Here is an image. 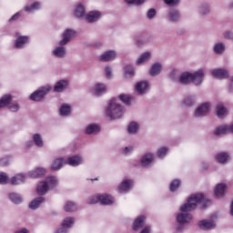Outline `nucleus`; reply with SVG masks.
I'll use <instances>...</instances> for the list:
<instances>
[{
    "mask_svg": "<svg viewBox=\"0 0 233 233\" xmlns=\"http://www.w3.org/2000/svg\"><path fill=\"white\" fill-rule=\"evenodd\" d=\"M8 198L14 205H21L23 203V197L15 192L9 193Z\"/></svg>",
    "mask_w": 233,
    "mask_h": 233,
    "instance_id": "nucleus-30",
    "label": "nucleus"
},
{
    "mask_svg": "<svg viewBox=\"0 0 233 233\" xmlns=\"http://www.w3.org/2000/svg\"><path fill=\"white\" fill-rule=\"evenodd\" d=\"M161 72H163V65H161L159 62H157L151 66L149 69V76H151V77H156L157 76H159Z\"/></svg>",
    "mask_w": 233,
    "mask_h": 233,
    "instance_id": "nucleus-21",
    "label": "nucleus"
},
{
    "mask_svg": "<svg viewBox=\"0 0 233 233\" xmlns=\"http://www.w3.org/2000/svg\"><path fill=\"white\" fill-rule=\"evenodd\" d=\"M60 116L66 117L72 114V106L68 104H63L59 108Z\"/></svg>",
    "mask_w": 233,
    "mask_h": 233,
    "instance_id": "nucleus-32",
    "label": "nucleus"
},
{
    "mask_svg": "<svg viewBox=\"0 0 233 233\" xmlns=\"http://www.w3.org/2000/svg\"><path fill=\"white\" fill-rule=\"evenodd\" d=\"M56 185H57V178L56 177H48L46 178V181L38 183L36 194L38 196H45L49 188H55Z\"/></svg>",
    "mask_w": 233,
    "mask_h": 233,
    "instance_id": "nucleus-3",
    "label": "nucleus"
},
{
    "mask_svg": "<svg viewBox=\"0 0 233 233\" xmlns=\"http://www.w3.org/2000/svg\"><path fill=\"white\" fill-rule=\"evenodd\" d=\"M25 181H26V175L23 173H19L10 179L11 185H15V186L23 185V183H25Z\"/></svg>",
    "mask_w": 233,
    "mask_h": 233,
    "instance_id": "nucleus-23",
    "label": "nucleus"
},
{
    "mask_svg": "<svg viewBox=\"0 0 233 233\" xmlns=\"http://www.w3.org/2000/svg\"><path fill=\"white\" fill-rule=\"evenodd\" d=\"M19 17H21V13L17 12L8 21H9V23H14L15 21H17V19H19Z\"/></svg>",
    "mask_w": 233,
    "mask_h": 233,
    "instance_id": "nucleus-60",
    "label": "nucleus"
},
{
    "mask_svg": "<svg viewBox=\"0 0 233 233\" xmlns=\"http://www.w3.org/2000/svg\"><path fill=\"white\" fill-rule=\"evenodd\" d=\"M101 205H114V198L108 194L100 195Z\"/></svg>",
    "mask_w": 233,
    "mask_h": 233,
    "instance_id": "nucleus-35",
    "label": "nucleus"
},
{
    "mask_svg": "<svg viewBox=\"0 0 233 233\" xmlns=\"http://www.w3.org/2000/svg\"><path fill=\"white\" fill-rule=\"evenodd\" d=\"M132 152H134V146H128L123 149L122 154H124V156H129Z\"/></svg>",
    "mask_w": 233,
    "mask_h": 233,
    "instance_id": "nucleus-58",
    "label": "nucleus"
},
{
    "mask_svg": "<svg viewBox=\"0 0 233 233\" xmlns=\"http://www.w3.org/2000/svg\"><path fill=\"white\" fill-rule=\"evenodd\" d=\"M12 103V96L10 95H5L0 98V108H5V106H8Z\"/></svg>",
    "mask_w": 233,
    "mask_h": 233,
    "instance_id": "nucleus-45",
    "label": "nucleus"
},
{
    "mask_svg": "<svg viewBox=\"0 0 233 233\" xmlns=\"http://www.w3.org/2000/svg\"><path fill=\"white\" fill-rule=\"evenodd\" d=\"M88 205H96V203H100V195H96L87 198Z\"/></svg>",
    "mask_w": 233,
    "mask_h": 233,
    "instance_id": "nucleus-52",
    "label": "nucleus"
},
{
    "mask_svg": "<svg viewBox=\"0 0 233 233\" xmlns=\"http://www.w3.org/2000/svg\"><path fill=\"white\" fill-rule=\"evenodd\" d=\"M181 186V180L179 179H175L170 183L169 188L171 192H176L177 188Z\"/></svg>",
    "mask_w": 233,
    "mask_h": 233,
    "instance_id": "nucleus-50",
    "label": "nucleus"
},
{
    "mask_svg": "<svg viewBox=\"0 0 233 233\" xmlns=\"http://www.w3.org/2000/svg\"><path fill=\"white\" fill-rule=\"evenodd\" d=\"M19 108H21V106L17 102H14L8 106V110H10V112H19Z\"/></svg>",
    "mask_w": 233,
    "mask_h": 233,
    "instance_id": "nucleus-55",
    "label": "nucleus"
},
{
    "mask_svg": "<svg viewBox=\"0 0 233 233\" xmlns=\"http://www.w3.org/2000/svg\"><path fill=\"white\" fill-rule=\"evenodd\" d=\"M134 187V180L132 179H125L118 186V190L121 194H127V192H130V189Z\"/></svg>",
    "mask_w": 233,
    "mask_h": 233,
    "instance_id": "nucleus-11",
    "label": "nucleus"
},
{
    "mask_svg": "<svg viewBox=\"0 0 233 233\" xmlns=\"http://www.w3.org/2000/svg\"><path fill=\"white\" fill-rule=\"evenodd\" d=\"M146 220L147 218L145 216L137 217L133 223V230H139V228H143V227H145Z\"/></svg>",
    "mask_w": 233,
    "mask_h": 233,
    "instance_id": "nucleus-29",
    "label": "nucleus"
},
{
    "mask_svg": "<svg viewBox=\"0 0 233 233\" xmlns=\"http://www.w3.org/2000/svg\"><path fill=\"white\" fill-rule=\"evenodd\" d=\"M117 58V52L116 50H107L99 56V61L102 63H110Z\"/></svg>",
    "mask_w": 233,
    "mask_h": 233,
    "instance_id": "nucleus-8",
    "label": "nucleus"
},
{
    "mask_svg": "<svg viewBox=\"0 0 233 233\" xmlns=\"http://www.w3.org/2000/svg\"><path fill=\"white\" fill-rule=\"evenodd\" d=\"M65 163H66V162L65 161L64 158H56V159L53 162V164H52V166H51V168H52L53 170H61V168H63V165H64Z\"/></svg>",
    "mask_w": 233,
    "mask_h": 233,
    "instance_id": "nucleus-44",
    "label": "nucleus"
},
{
    "mask_svg": "<svg viewBox=\"0 0 233 233\" xmlns=\"http://www.w3.org/2000/svg\"><path fill=\"white\" fill-rule=\"evenodd\" d=\"M211 76L217 79H227L228 77V70L225 68H215L211 71Z\"/></svg>",
    "mask_w": 233,
    "mask_h": 233,
    "instance_id": "nucleus-16",
    "label": "nucleus"
},
{
    "mask_svg": "<svg viewBox=\"0 0 233 233\" xmlns=\"http://www.w3.org/2000/svg\"><path fill=\"white\" fill-rule=\"evenodd\" d=\"M105 72L107 79H110V77H112V68L110 66H106Z\"/></svg>",
    "mask_w": 233,
    "mask_h": 233,
    "instance_id": "nucleus-62",
    "label": "nucleus"
},
{
    "mask_svg": "<svg viewBox=\"0 0 233 233\" xmlns=\"http://www.w3.org/2000/svg\"><path fill=\"white\" fill-rule=\"evenodd\" d=\"M209 201L210 200L201 193L191 195L187 202L180 207L181 213L177 216V223L180 225L190 223V221H192V215L188 212L196 210L198 205H200L201 208H206Z\"/></svg>",
    "mask_w": 233,
    "mask_h": 233,
    "instance_id": "nucleus-1",
    "label": "nucleus"
},
{
    "mask_svg": "<svg viewBox=\"0 0 233 233\" xmlns=\"http://www.w3.org/2000/svg\"><path fill=\"white\" fill-rule=\"evenodd\" d=\"M33 143H35V147L38 148H43L45 147V141H43V137L40 134L33 135Z\"/></svg>",
    "mask_w": 233,
    "mask_h": 233,
    "instance_id": "nucleus-41",
    "label": "nucleus"
},
{
    "mask_svg": "<svg viewBox=\"0 0 233 233\" xmlns=\"http://www.w3.org/2000/svg\"><path fill=\"white\" fill-rule=\"evenodd\" d=\"M198 227L201 230H212L216 228V223L212 220H201L198 222Z\"/></svg>",
    "mask_w": 233,
    "mask_h": 233,
    "instance_id": "nucleus-24",
    "label": "nucleus"
},
{
    "mask_svg": "<svg viewBox=\"0 0 233 233\" xmlns=\"http://www.w3.org/2000/svg\"><path fill=\"white\" fill-rule=\"evenodd\" d=\"M215 136H224L225 134H230L228 131V125H222L218 127L214 131Z\"/></svg>",
    "mask_w": 233,
    "mask_h": 233,
    "instance_id": "nucleus-39",
    "label": "nucleus"
},
{
    "mask_svg": "<svg viewBox=\"0 0 233 233\" xmlns=\"http://www.w3.org/2000/svg\"><path fill=\"white\" fill-rule=\"evenodd\" d=\"M198 13L200 15H208L210 14V5L208 4H200L198 7Z\"/></svg>",
    "mask_w": 233,
    "mask_h": 233,
    "instance_id": "nucleus-36",
    "label": "nucleus"
},
{
    "mask_svg": "<svg viewBox=\"0 0 233 233\" xmlns=\"http://www.w3.org/2000/svg\"><path fill=\"white\" fill-rule=\"evenodd\" d=\"M181 11L179 9H170L167 13V21L169 23H179L181 22Z\"/></svg>",
    "mask_w": 233,
    "mask_h": 233,
    "instance_id": "nucleus-10",
    "label": "nucleus"
},
{
    "mask_svg": "<svg viewBox=\"0 0 233 233\" xmlns=\"http://www.w3.org/2000/svg\"><path fill=\"white\" fill-rule=\"evenodd\" d=\"M167 154H168V147H162L157 151V156L160 159H164V157H167Z\"/></svg>",
    "mask_w": 233,
    "mask_h": 233,
    "instance_id": "nucleus-48",
    "label": "nucleus"
},
{
    "mask_svg": "<svg viewBox=\"0 0 233 233\" xmlns=\"http://www.w3.org/2000/svg\"><path fill=\"white\" fill-rule=\"evenodd\" d=\"M56 233H68V229L65 228H60L56 231Z\"/></svg>",
    "mask_w": 233,
    "mask_h": 233,
    "instance_id": "nucleus-64",
    "label": "nucleus"
},
{
    "mask_svg": "<svg viewBox=\"0 0 233 233\" xmlns=\"http://www.w3.org/2000/svg\"><path fill=\"white\" fill-rule=\"evenodd\" d=\"M29 39L30 37L28 35L18 36L15 43V48H25V45L28 43Z\"/></svg>",
    "mask_w": 233,
    "mask_h": 233,
    "instance_id": "nucleus-28",
    "label": "nucleus"
},
{
    "mask_svg": "<svg viewBox=\"0 0 233 233\" xmlns=\"http://www.w3.org/2000/svg\"><path fill=\"white\" fill-rule=\"evenodd\" d=\"M93 92L95 96L99 97V96H103V94H106V86L102 83H97L95 85Z\"/></svg>",
    "mask_w": 233,
    "mask_h": 233,
    "instance_id": "nucleus-26",
    "label": "nucleus"
},
{
    "mask_svg": "<svg viewBox=\"0 0 233 233\" xmlns=\"http://www.w3.org/2000/svg\"><path fill=\"white\" fill-rule=\"evenodd\" d=\"M68 86H70V81L66 79L58 80L54 86V92L61 94L66 90H68Z\"/></svg>",
    "mask_w": 233,
    "mask_h": 233,
    "instance_id": "nucleus-9",
    "label": "nucleus"
},
{
    "mask_svg": "<svg viewBox=\"0 0 233 233\" xmlns=\"http://www.w3.org/2000/svg\"><path fill=\"white\" fill-rule=\"evenodd\" d=\"M45 174H46V170L43 167H37L28 172V176L33 179L41 177L42 176H45Z\"/></svg>",
    "mask_w": 233,
    "mask_h": 233,
    "instance_id": "nucleus-27",
    "label": "nucleus"
},
{
    "mask_svg": "<svg viewBox=\"0 0 233 233\" xmlns=\"http://www.w3.org/2000/svg\"><path fill=\"white\" fill-rule=\"evenodd\" d=\"M77 35V32L72 28H66L61 35L62 39L58 42L59 46H66Z\"/></svg>",
    "mask_w": 233,
    "mask_h": 233,
    "instance_id": "nucleus-5",
    "label": "nucleus"
},
{
    "mask_svg": "<svg viewBox=\"0 0 233 233\" xmlns=\"http://www.w3.org/2000/svg\"><path fill=\"white\" fill-rule=\"evenodd\" d=\"M118 99L125 105H130V103H132V97L128 95H119Z\"/></svg>",
    "mask_w": 233,
    "mask_h": 233,
    "instance_id": "nucleus-51",
    "label": "nucleus"
},
{
    "mask_svg": "<svg viewBox=\"0 0 233 233\" xmlns=\"http://www.w3.org/2000/svg\"><path fill=\"white\" fill-rule=\"evenodd\" d=\"M25 12H28V14H32V12H35V10H41V2H34L31 5H27L24 7Z\"/></svg>",
    "mask_w": 233,
    "mask_h": 233,
    "instance_id": "nucleus-33",
    "label": "nucleus"
},
{
    "mask_svg": "<svg viewBox=\"0 0 233 233\" xmlns=\"http://www.w3.org/2000/svg\"><path fill=\"white\" fill-rule=\"evenodd\" d=\"M139 132V124L137 122H130L127 126V134L131 136H136Z\"/></svg>",
    "mask_w": 233,
    "mask_h": 233,
    "instance_id": "nucleus-34",
    "label": "nucleus"
},
{
    "mask_svg": "<svg viewBox=\"0 0 233 233\" xmlns=\"http://www.w3.org/2000/svg\"><path fill=\"white\" fill-rule=\"evenodd\" d=\"M224 37H225V39H229V40L233 41V32L232 31H226L224 33Z\"/></svg>",
    "mask_w": 233,
    "mask_h": 233,
    "instance_id": "nucleus-61",
    "label": "nucleus"
},
{
    "mask_svg": "<svg viewBox=\"0 0 233 233\" xmlns=\"http://www.w3.org/2000/svg\"><path fill=\"white\" fill-rule=\"evenodd\" d=\"M225 190H227V185L218 184L215 188V196L218 198H223L225 196Z\"/></svg>",
    "mask_w": 233,
    "mask_h": 233,
    "instance_id": "nucleus-42",
    "label": "nucleus"
},
{
    "mask_svg": "<svg viewBox=\"0 0 233 233\" xmlns=\"http://www.w3.org/2000/svg\"><path fill=\"white\" fill-rule=\"evenodd\" d=\"M136 90L138 96H143L148 92V82L147 81H140L136 84Z\"/></svg>",
    "mask_w": 233,
    "mask_h": 233,
    "instance_id": "nucleus-22",
    "label": "nucleus"
},
{
    "mask_svg": "<svg viewBox=\"0 0 233 233\" xmlns=\"http://www.w3.org/2000/svg\"><path fill=\"white\" fill-rule=\"evenodd\" d=\"M177 74H179V71H177V69H173L170 73H169V78L172 81H176V79H177Z\"/></svg>",
    "mask_w": 233,
    "mask_h": 233,
    "instance_id": "nucleus-59",
    "label": "nucleus"
},
{
    "mask_svg": "<svg viewBox=\"0 0 233 233\" xmlns=\"http://www.w3.org/2000/svg\"><path fill=\"white\" fill-rule=\"evenodd\" d=\"M205 81V71L198 69L194 73H191V83L195 86H201Z\"/></svg>",
    "mask_w": 233,
    "mask_h": 233,
    "instance_id": "nucleus-7",
    "label": "nucleus"
},
{
    "mask_svg": "<svg viewBox=\"0 0 233 233\" xmlns=\"http://www.w3.org/2000/svg\"><path fill=\"white\" fill-rule=\"evenodd\" d=\"M217 116L220 119L228 116V109L225 107L222 104L217 106Z\"/></svg>",
    "mask_w": 233,
    "mask_h": 233,
    "instance_id": "nucleus-37",
    "label": "nucleus"
},
{
    "mask_svg": "<svg viewBox=\"0 0 233 233\" xmlns=\"http://www.w3.org/2000/svg\"><path fill=\"white\" fill-rule=\"evenodd\" d=\"M210 108H212V104L209 102L202 103L195 109L194 116L198 118L206 117L210 113Z\"/></svg>",
    "mask_w": 233,
    "mask_h": 233,
    "instance_id": "nucleus-6",
    "label": "nucleus"
},
{
    "mask_svg": "<svg viewBox=\"0 0 233 233\" xmlns=\"http://www.w3.org/2000/svg\"><path fill=\"white\" fill-rule=\"evenodd\" d=\"M164 3L167 6H179V5H181V0H164Z\"/></svg>",
    "mask_w": 233,
    "mask_h": 233,
    "instance_id": "nucleus-53",
    "label": "nucleus"
},
{
    "mask_svg": "<svg viewBox=\"0 0 233 233\" xmlns=\"http://www.w3.org/2000/svg\"><path fill=\"white\" fill-rule=\"evenodd\" d=\"M86 14V9L85 8V5L83 4H77L75 6V9L73 11V15L76 17V19H83Z\"/></svg>",
    "mask_w": 233,
    "mask_h": 233,
    "instance_id": "nucleus-17",
    "label": "nucleus"
},
{
    "mask_svg": "<svg viewBox=\"0 0 233 233\" xmlns=\"http://www.w3.org/2000/svg\"><path fill=\"white\" fill-rule=\"evenodd\" d=\"M215 159L219 165H228L230 161V154L228 152H219L215 156Z\"/></svg>",
    "mask_w": 233,
    "mask_h": 233,
    "instance_id": "nucleus-13",
    "label": "nucleus"
},
{
    "mask_svg": "<svg viewBox=\"0 0 233 233\" xmlns=\"http://www.w3.org/2000/svg\"><path fill=\"white\" fill-rule=\"evenodd\" d=\"M150 56H152V54H150V52H146L143 53L137 60V65H143V63H147V61H148V59H150Z\"/></svg>",
    "mask_w": 233,
    "mask_h": 233,
    "instance_id": "nucleus-46",
    "label": "nucleus"
},
{
    "mask_svg": "<svg viewBox=\"0 0 233 233\" xmlns=\"http://www.w3.org/2000/svg\"><path fill=\"white\" fill-rule=\"evenodd\" d=\"M42 203H45V198L38 197L30 202L29 208H31V210H37V208L41 207Z\"/></svg>",
    "mask_w": 233,
    "mask_h": 233,
    "instance_id": "nucleus-31",
    "label": "nucleus"
},
{
    "mask_svg": "<svg viewBox=\"0 0 233 233\" xmlns=\"http://www.w3.org/2000/svg\"><path fill=\"white\" fill-rule=\"evenodd\" d=\"M183 105L187 108H190L196 105V96H189L184 98L183 100Z\"/></svg>",
    "mask_w": 233,
    "mask_h": 233,
    "instance_id": "nucleus-43",
    "label": "nucleus"
},
{
    "mask_svg": "<svg viewBox=\"0 0 233 233\" xmlns=\"http://www.w3.org/2000/svg\"><path fill=\"white\" fill-rule=\"evenodd\" d=\"M152 161H154V154L147 153L144 156H142L140 165L144 167H147L152 164Z\"/></svg>",
    "mask_w": 233,
    "mask_h": 233,
    "instance_id": "nucleus-25",
    "label": "nucleus"
},
{
    "mask_svg": "<svg viewBox=\"0 0 233 233\" xmlns=\"http://www.w3.org/2000/svg\"><path fill=\"white\" fill-rule=\"evenodd\" d=\"M150 42V37L147 35H144L137 39V46H143V45H147V43Z\"/></svg>",
    "mask_w": 233,
    "mask_h": 233,
    "instance_id": "nucleus-47",
    "label": "nucleus"
},
{
    "mask_svg": "<svg viewBox=\"0 0 233 233\" xmlns=\"http://www.w3.org/2000/svg\"><path fill=\"white\" fill-rule=\"evenodd\" d=\"M101 132V127L97 124H89L85 129V134L87 136H96Z\"/></svg>",
    "mask_w": 233,
    "mask_h": 233,
    "instance_id": "nucleus-19",
    "label": "nucleus"
},
{
    "mask_svg": "<svg viewBox=\"0 0 233 233\" xmlns=\"http://www.w3.org/2000/svg\"><path fill=\"white\" fill-rule=\"evenodd\" d=\"M118 101L119 100L117 98H112L109 101L108 106L106 107V116L110 121L121 119V117H123V114H125L123 106H121Z\"/></svg>",
    "mask_w": 233,
    "mask_h": 233,
    "instance_id": "nucleus-2",
    "label": "nucleus"
},
{
    "mask_svg": "<svg viewBox=\"0 0 233 233\" xmlns=\"http://www.w3.org/2000/svg\"><path fill=\"white\" fill-rule=\"evenodd\" d=\"M227 50V45L224 42H216L213 45L212 51L216 56H223Z\"/></svg>",
    "mask_w": 233,
    "mask_h": 233,
    "instance_id": "nucleus-14",
    "label": "nucleus"
},
{
    "mask_svg": "<svg viewBox=\"0 0 233 233\" xmlns=\"http://www.w3.org/2000/svg\"><path fill=\"white\" fill-rule=\"evenodd\" d=\"M101 12L100 11H90L86 15V23H97L101 19Z\"/></svg>",
    "mask_w": 233,
    "mask_h": 233,
    "instance_id": "nucleus-12",
    "label": "nucleus"
},
{
    "mask_svg": "<svg viewBox=\"0 0 233 233\" xmlns=\"http://www.w3.org/2000/svg\"><path fill=\"white\" fill-rule=\"evenodd\" d=\"M178 82L180 85H191L192 83V73L186 71L179 75Z\"/></svg>",
    "mask_w": 233,
    "mask_h": 233,
    "instance_id": "nucleus-20",
    "label": "nucleus"
},
{
    "mask_svg": "<svg viewBox=\"0 0 233 233\" xmlns=\"http://www.w3.org/2000/svg\"><path fill=\"white\" fill-rule=\"evenodd\" d=\"M74 223H76V219L72 217L66 218L62 222V228H72L74 227Z\"/></svg>",
    "mask_w": 233,
    "mask_h": 233,
    "instance_id": "nucleus-40",
    "label": "nucleus"
},
{
    "mask_svg": "<svg viewBox=\"0 0 233 233\" xmlns=\"http://www.w3.org/2000/svg\"><path fill=\"white\" fill-rule=\"evenodd\" d=\"M83 163H85V159L79 155L70 157L66 160V164L70 165V167H79V165H83Z\"/></svg>",
    "mask_w": 233,
    "mask_h": 233,
    "instance_id": "nucleus-15",
    "label": "nucleus"
},
{
    "mask_svg": "<svg viewBox=\"0 0 233 233\" xmlns=\"http://www.w3.org/2000/svg\"><path fill=\"white\" fill-rule=\"evenodd\" d=\"M52 56L57 59H64V57H66V47L64 46L55 47L52 51Z\"/></svg>",
    "mask_w": 233,
    "mask_h": 233,
    "instance_id": "nucleus-18",
    "label": "nucleus"
},
{
    "mask_svg": "<svg viewBox=\"0 0 233 233\" xmlns=\"http://www.w3.org/2000/svg\"><path fill=\"white\" fill-rule=\"evenodd\" d=\"M125 76L127 78L134 77V76H136V70L134 67H132V66H127L125 67Z\"/></svg>",
    "mask_w": 233,
    "mask_h": 233,
    "instance_id": "nucleus-49",
    "label": "nucleus"
},
{
    "mask_svg": "<svg viewBox=\"0 0 233 233\" xmlns=\"http://www.w3.org/2000/svg\"><path fill=\"white\" fill-rule=\"evenodd\" d=\"M147 1L148 0H125V2L127 5H145Z\"/></svg>",
    "mask_w": 233,
    "mask_h": 233,
    "instance_id": "nucleus-54",
    "label": "nucleus"
},
{
    "mask_svg": "<svg viewBox=\"0 0 233 233\" xmlns=\"http://www.w3.org/2000/svg\"><path fill=\"white\" fill-rule=\"evenodd\" d=\"M8 166V158L3 157L0 158V167H6Z\"/></svg>",
    "mask_w": 233,
    "mask_h": 233,
    "instance_id": "nucleus-63",
    "label": "nucleus"
},
{
    "mask_svg": "<svg viewBox=\"0 0 233 233\" xmlns=\"http://www.w3.org/2000/svg\"><path fill=\"white\" fill-rule=\"evenodd\" d=\"M156 15H157V11H156V9H154V8H150L147 12V19H154V17H156Z\"/></svg>",
    "mask_w": 233,
    "mask_h": 233,
    "instance_id": "nucleus-56",
    "label": "nucleus"
},
{
    "mask_svg": "<svg viewBox=\"0 0 233 233\" xmlns=\"http://www.w3.org/2000/svg\"><path fill=\"white\" fill-rule=\"evenodd\" d=\"M65 212H76L77 210V204L73 201H66L64 206Z\"/></svg>",
    "mask_w": 233,
    "mask_h": 233,
    "instance_id": "nucleus-38",
    "label": "nucleus"
},
{
    "mask_svg": "<svg viewBox=\"0 0 233 233\" xmlns=\"http://www.w3.org/2000/svg\"><path fill=\"white\" fill-rule=\"evenodd\" d=\"M6 183H8V175L5 172L0 173V184L6 185Z\"/></svg>",
    "mask_w": 233,
    "mask_h": 233,
    "instance_id": "nucleus-57",
    "label": "nucleus"
},
{
    "mask_svg": "<svg viewBox=\"0 0 233 233\" xmlns=\"http://www.w3.org/2000/svg\"><path fill=\"white\" fill-rule=\"evenodd\" d=\"M52 90V86H45L40 88H38L36 91H35L33 94L30 95L31 101H43L45 99V96Z\"/></svg>",
    "mask_w": 233,
    "mask_h": 233,
    "instance_id": "nucleus-4",
    "label": "nucleus"
}]
</instances>
